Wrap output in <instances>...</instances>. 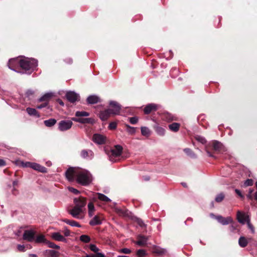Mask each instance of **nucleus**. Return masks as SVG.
Listing matches in <instances>:
<instances>
[{
    "mask_svg": "<svg viewBox=\"0 0 257 257\" xmlns=\"http://www.w3.org/2000/svg\"><path fill=\"white\" fill-rule=\"evenodd\" d=\"M65 176L69 181H76L83 186L88 185L91 181V174L80 168L70 167L66 171Z\"/></svg>",
    "mask_w": 257,
    "mask_h": 257,
    "instance_id": "nucleus-1",
    "label": "nucleus"
},
{
    "mask_svg": "<svg viewBox=\"0 0 257 257\" xmlns=\"http://www.w3.org/2000/svg\"><path fill=\"white\" fill-rule=\"evenodd\" d=\"M18 64L23 69L33 71L37 67L38 62L34 59L25 58L19 60L18 58H14L9 60L8 65L10 69L18 72L15 67Z\"/></svg>",
    "mask_w": 257,
    "mask_h": 257,
    "instance_id": "nucleus-2",
    "label": "nucleus"
},
{
    "mask_svg": "<svg viewBox=\"0 0 257 257\" xmlns=\"http://www.w3.org/2000/svg\"><path fill=\"white\" fill-rule=\"evenodd\" d=\"M122 152V147L120 145H115L114 148L108 153L109 160L112 162H116L117 158L121 155Z\"/></svg>",
    "mask_w": 257,
    "mask_h": 257,
    "instance_id": "nucleus-3",
    "label": "nucleus"
},
{
    "mask_svg": "<svg viewBox=\"0 0 257 257\" xmlns=\"http://www.w3.org/2000/svg\"><path fill=\"white\" fill-rule=\"evenodd\" d=\"M69 212L74 218L81 219L84 218L86 213V209L74 206Z\"/></svg>",
    "mask_w": 257,
    "mask_h": 257,
    "instance_id": "nucleus-4",
    "label": "nucleus"
},
{
    "mask_svg": "<svg viewBox=\"0 0 257 257\" xmlns=\"http://www.w3.org/2000/svg\"><path fill=\"white\" fill-rule=\"evenodd\" d=\"M73 122L71 120H61L58 123V129L61 132L69 130L72 126Z\"/></svg>",
    "mask_w": 257,
    "mask_h": 257,
    "instance_id": "nucleus-5",
    "label": "nucleus"
},
{
    "mask_svg": "<svg viewBox=\"0 0 257 257\" xmlns=\"http://www.w3.org/2000/svg\"><path fill=\"white\" fill-rule=\"evenodd\" d=\"M92 141L97 145L105 144L107 138L106 136L100 134H94L92 137Z\"/></svg>",
    "mask_w": 257,
    "mask_h": 257,
    "instance_id": "nucleus-6",
    "label": "nucleus"
},
{
    "mask_svg": "<svg viewBox=\"0 0 257 257\" xmlns=\"http://www.w3.org/2000/svg\"><path fill=\"white\" fill-rule=\"evenodd\" d=\"M74 203L75 207L80 208L81 209H85V206L86 204V199L83 197H79L74 199Z\"/></svg>",
    "mask_w": 257,
    "mask_h": 257,
    "instance_id": "nucleus-7",
    "label": "nucleus"
},
{
    "mask_svg": "<svg viewBox=\"0 0 257 257\" xmlns=\"http://www.w3.org/2000/svg\"><path fill=\"white\" fill-rule=\"evenodd\" d=\"M66 97L67 100L71 103H74L80 99L79 94L74 91H68L66 94Z\"/></svg>",
    "mask_w": 257,
    "mask_h": 257,
    "instance_id": "nucleus-8",
    "label": "nucleus"
},
{
    "mask_svg": "<svg viewBox=\"0 0 257 257\" xmlns=\"http://www.w3.org/2000/svg\"><path fill=\"white\" fill-rule=\"evenodd\" d=\"M237 219L241 224H245L248 220H250L248 215L244 212L238 211L237 212Z\"/></svg>",
    "mask_w": 257,
    "mask_h": 257,
    "instance_id": "nucleus-9",
    "label": "nucleus"
},
{
    "mask_svg": "<svg viewBox=\"0 0 257 257\" xmlns=\"http://www.w3.org/2000/svg\"><path fill=\"white\" fill-rule=\"evenodd\" d=\"M35 232L33 230H26L23 234V238L30 242L34 241Z\"/></svg>",
    "mask_w": 257,
    "mask_h": 257,
    "instance_id": "nucleus-10",
    "label": "nucleus"
},
{
    "mask_svg": "<svg viewBox=\"0 0 257 257\" xmlns=\"http://www.w3.org/2000/svg\"><path fill=\"white\" fill-rule=\"evenodd\" d=\"M109 105L112 107V108L109 109L112 115H117L119 113L120 106L117 102L114 101H111L109 102Z\"/></svg>",
    "mask_w": 257,
    "mask_h": 257,
    "instance_id": "nucleus-11",
    "label": "nucleus"
},
{
    "mask_svg": "<svg viewBox=\"0 0 257 257\" xmlns=\"http://www.w3.org/2000/svg\"><path fill=\"white\" fill-rule=\"evenodd\" d=\"M216 220L222 225H227L232 222L233 220L230 217H223L221 215L216 216Z\"/></svg>",
    "mask_w": 257,
    "mask_h": 257,
    "instance_id": "nucleus-12",
    "label": "nucleus"
},
{
    "mask_svg": "<svg viewBox=\"0 0 257 257\" xmlns=\"http://www.w3.org/2000/svg\"><path fill=\"white\" fill-rule=\"evenodd\" d=\"M51 237L52 239L56 241L66 242V239L59 232L52 233Z\"/></svg>",
    "mask_w": 257,
    "mask_h": 257,
    "instance_id": "nucleus-13",
    "label": "nucleus"
},
{
    "mask_svg": "<svg viewBox=\"0 0 257 257\" xmlns=\"http://www.w3.org/2000/svg\"><path fill=\"white\" fill-rule=\"evenodd\" d=\"M158 108V105L154 103H150L146 106L144 111L146 114H149L153 111H156Z\"/></svg>",
    "mask_w": 257,
    "mask_h": 257,
    "instance_id": "nucleus-14",
    "label": "nucleus"
},
{
    "mask_svg": "<svg viewBox=\"0 0 257 257\" xmlns=\"http://www.w3.org/2000/svg\"><path fill=\"white\" fill-rule=\"evenodd\" d=\"M102 216L95 215L89 221V224L92 226L100 225L102 223Z\"/></svg>",
    "mask_w": 257,
    "mask_h": 257,
    "instance_id": "nucleus-15",
    "label": "nucleus"
},
{
    "mask_svg": "<svg viewBox=\"0 0 257 257\" xmlns=\"http://www.w3.org/2000/svg\"><path fill=\"white\" fill-rule=\"evenodd\" d=\"M31 168L42 173H45L47 172V169L45 167L36 163H32Z\"/></svg>",
    "mask_w": 257,
    "mask_h": 257,
    "instance_id": "nucleus-16",
    "label": "nucleus"
},
{
    "mask_svg": "<svg viewBox=\"0 0 257 257\" xmlns=\"http://www.w3.org/2000/svg\"><path fill=\"white\" fill-rule=\"evenodd\" d=\"M111 114L110 109H107L99 113V117L102 120H106Z\"/></svg>",
    "mask_w": 257,
    "mask_h": 257,
    "instance_id": "nucleus-17",
    "label": "nucleus"
},
{
    "mask_svg": "<svg viewBox=\"0 0 257 257\" xmlns=\"http://www.w3.org/2000/svg\"><path fill=\"white\" fill-rule=\"evenodd\" d=\"M251 238H246L244 236H241L238 239V244L241 247H245L247 246L248 242L250 241Z\"/></svg>",
    "mask_w": 257,
    "mask_h": 257,
    "instance_id": "nucleus-18",
    "label": "nucleus"
},
{
    "mask_svg": "<svg viewBox=\"0 0 257 257\" xmlns=\"http://www.w3.org/2000/svg\"><path fill=\"white\" fill-rule=\"evenodd\" d=\"M87 102L88 104H95L100 101V98L95 95H89L87 98Z\"/></svg>",
    "mask_w": 257,
    "mask_h": 257,
    "instance_id": "nucleus-19",
    "label": "nucleus"
},
{
    "mask_svg": "<svg viewBox=\"0 0 257 257\" xmlns=\"http://www.w3.org/2000/svg\"><path fill=\"white\" fill-rule=\"evenodd\" d=\"M148 238L145 236L140 235L138 236L136 244L139 246H144L147 244Z\"/></svg>",
    "mask_w": 257,
    "mask_h": 257,
    "instance_id": "nucleus-20",
    "label": "nucleus"
},
{
    "mask_svg": "<svg viewBox=\"0 0 257 257\" xmlns=\"http://www.w3.org/2000/svg\"><path fill=\"white\" fill-rule=\"evenodd\" d=\"M53 94L52 92H48L45 93L44 95H43L41 97H40L38 101L39 102L44 101V102H47L48 103V102L50 98L53 96Z\"/></svg>",
    "mask_w": 257,
    "mask_h": 257,
    "instance_id": "nucleus-21",
    "label": "nucleus"
},
{
    "mask_svg": "<svg viewBox=\"0 0 257 257\" xmlns=\"http://www.w3.org/2000/svg\"><path fill=\"white\" fill-rule=\"evenodd\" d=\"M81 156L84 159L92 158L93 157V152L91 150H83L81 152Z\"/></svg>",
    "mask_w": 257,
    "mask_h": 257,
    "instance_id": "nucleus-22",
    "label": "nucleus"
},
{
    "mask_svg": "<svg viewBox=\"0 0 257 257\" xmlns=\"http://www.w3.org/2000/svg\"><path fill=\"white\" fill-rule=\"evenodd\" d=\"M88 213L89 217H92L94 214L95 207L92 202H89L88 204Z\"/></svg>",
    "mask_w": 257,
    "mask_h": 257,
    "instance_id": "nucleus-23",
    "label": "nucleus"
},
{
    "mask_svg": "<svg viewBox=\"0 0 257 257\" xmlns=\"http://www.w3.org/2000/svg\"><path fill=\"white\" fill-rule=\"evenodd\" d=\"M96 195L97 196V198L101 201L106 203L111 201V200L108 197L103 194L97 193H96Z\"/></svg>",
    "mask_w": 257,
    "mask_h": 257,
    "instance_id": "nucleus-24",
    "label": "nucleus"
},
{
    "mask_svg": "<svg viewBox=\"0 0 257 257\" xmlns=\"http://www.w3.org/2000/svg\"><path fill=\"white\" fill-rule=\"evenodd\" d=\"M164 119L166 121H171L176 120V117L170 113L166 112L164 114Z\"/></svg>",
    "mask_w": 257,
    "mask_h": 257,
    "instance_id": "nucleus-25",
    "label": "nucleus"
},
{
    "mask_svg": "<svg viewBox=\"0 0 257 257\" xmlns=\"http://www.w3.org/2000/svg\"><path fill=\"white\" fill-rule=\"evenodd\" d=\"M180 124L177 122H174L169 125V129L174 132H177L179 131Z\"/></svg>",
    "mask_w": 257,
    "mask_h": 257,
    "instance_id": "nucleus-26",
    "label": "nucleus"
},
{
    "mask_svg": "<svg viewBox=\"0 0 257 257\" xmlns=\"http://www.w3.org/2000/svg\"><path fill=\"white\" fill-rule=\"evenodd\" d=\"M26 111H27V113L30 115L36 116L37 117L40 116L38 112L35 108L28 107L26 109Z\"/></svg>",
    "mask_w": 257,
    "mask_h": 257,
    "instance_id": "nucleus-27",
    "label": "nucleus"
},
{
    "mask_svg": "<svg viewBox=\"0 0 257 257\" xmlns=\"http://www.w3.org/2000/svg\"><path fill=\"white\" fill-rule=\"evenodd\" d=\"M36 243H45L47 241V239L45 238L44 235L41 234L37 236L36 238L35 237V239L34 240Z\"/></svg>",
    "mask_w": 257,
    "mask_h": 257,
    "instance_id": "nucleus-28",
    "label": "nucleus"
},
{
    "mask_svg": "<svg viewBox=\"0 0 257 257\" xmlns=\"http://www.w3.org/2000/svg\"><path fill=\"white\" fill-rule=\"evenodd\" d=\"M64 222H65L67 224H69L72 226H76L80 227H81V225L76 221L74 220H71L67 219H65L63 220Z\"/></svg>",
    "mask_w": 257,
    "mask_h": 257,
    "instance_id": "nucleus-29",
    "label": "nucleus"
},
{
    "mask_svg": "<svg viewBox=\"0 0 257 257\" xmlns=\"http://www.w3.org/2000/svg\"><path fill=\"white\" fill-rule=\"evenodd\" d=\"M90 119L89 118H81L73 117L72 118V120H73L74 121H76V122L82 123H89L90 122Z\"/></svg>",
    "mask_w": 257,
    "mask_h": 257,
    "instance_id": "nucleus-30",
    "label": "nucleus"
},
{
    "mask_svg": "<svg viewBox=\"0 0 257 257\" xmlns=\"http://www.w3.org/2000/svg\"><path fill=\"white\" fill-rule=\"evenodd\" d=\"M255 185H256V191L254 193V195L252 194L253 191V190L249 189V192H248V195H247V197L248 198H249L250 199H252L253 198H254L255 200H257V182L256 183Z\"/></svg>",
    "mask_w": 257,
    "mask_h": 257,
    "instance_id": "nucleus-31",
    "label": "nucleus"
},
{
    "mask_svg": "<svg viewBox=\"0 0 257 257\" xmlns=\"http://www.w3.org/2000/svg\"><path fill=\"white\" fill-rule=\"evenodd\" d=\"M44 124L48 127L53 126L56 123V120L54 118H51L44 121Z\"/></svg>",
    "mask_w": 257,
    "mask_h": 257,
    "instance_id": "nucleus-32",
    "label": "nucleus"
},
{
    "mask_svg": "<svg viewBox=\"0 0 257 257\" xmlns=\"http://www.w3.org/2000/svg\"><path fill=\"white\" fill-rule=\"evenodd\" d=\"M142 135L144 136L148 137L150 136L151 132L149 128L146 126H142L141 128Z\"/></svg>",
    "mask_w": 257,
    "mask_h": 257,
    "instance_id": "nucleus-33",
    "label": "nucleus"
},
{
    "mask_svg": "<svg viewBox=\"0 0 257 257\" xmlns=\"http://www.w3.org/2000/svg\"><path fill=\"white\" fill-rule=\"evenodd\" d=\"M155 131L157 132V133L160 136H163L165 134V130L161 126H156L155 127Z\"/></svg>",
    "mask_w": 257,
    "mask_h": 257,
    "instance_id": "nucleus-34",
    "label": "nucleus"
},
{
    "mask_svg": "<svg viewBox=\"0 0 257 257\" xmlns=\"http://www.w3.org/2000/svg\"><path fill=\"white\" fill-rule=\"evenodd\" d=\"M46 253L48 255L51 257H58L59 256V253L57 251H55L54 250H47Z\"/></svg>",
    "mask_w": 257,
    "mask_h": 257,
    "instance_id": "nucleus-35",
    "label": "nucleus"
},
{
    "mask_svg": "<svg viewBox=\"0 0 257 257\" xmlns=\"http://www.w3.org/2000/svg\"><path fill=\"white\" fill-rule=\"evenodd\" d=\"M75 115L77 117L88 116L89 115V113L84 111H77L75 113Z\"/></svg>",
    "mask_w": 257,
    "mask_h": 257,
    "instance_id": "nucleus-36",
    "label": "nucleus"
},
{
    "mask_svg": "<svg viewBox=\"0 0 257 257\" xmlns=\"http://www.w3.org/2000/svg\"><path fill=\"white\" fill-rule=\"evenodd\" d=\"M45 244H47L49 247L55 249H60L59 246L55 244L54 243L49 240H47Z\"/></svg>",
    "mask_w": 257,
    "mask_h": 257,
    "instance_id": "nucleus-37",
    "label": "nucleus"
},
{
    "mask_svg": "<svg viewBox=\"0 0 257 257\" xmlns=\"http://www.w3.org/2000/svg\"><path fill=\"white\" fill-rule=\"evenodd\" d=\"M80 240L82 242L87 243L90 241V238L87 235H82L80 237Z\"/></svg>",
    "mask_w": 257,
    "mask_h": 257,
    "instance_id": "nucleus-38",
    "label": "nucleus"
},
{
    "mask_svg": "<svg viewBox=\"0 0 257 257\" xmlns=\"http://www.w3.org/2000/svg\"><path fill=\"white\" fill-rule=\"evenodd\" d=\"M224 198V194L222 193H220L216 196V197L215 198V200L217 202H220L223 200Z\"/></svg>",
    "mask_w": 257,
    "mask_h": 257,
    "instance_id": "nucleus-39",
    "label": "nucleus"
},
{
    "mask_svg": "<svg viewBox=\"0 0 257 257\" xmlns=\"http://www.w3.org/2000/svg\"><path fill=\"white\" fill-rule=\"evenodd\" d=\"M222 146V145L218 142L215 141L213 143V149L216 151H219L220 149L221 148Z\"/></svg>",
    "mask_w": 257,
    "mask_h": 257,
    "instance_id": "nucleus-40",
    "label": "nucleus"
},
{
    "mask_svg": "<svg viewBox=\"0 0 257 257\" xmlns=\"http://www.w3.org/2000/svg\"><path fill=\"white\" fill-rule=\"evenodd\" d=\"M154 252L158 254H163L166 252V250L164 248L157 247L155 249Z\"/></svg>",
    "mask_w": 257,
    "mask_h": 257,
    "instance_id": "nucleus-41",
    "label": "nucleus"
},
{
    "mask_svg": "<svg viewBox=\"0 0 257 257\" xmlns=\"http://www.w3.org/2000/svg\"><path fill=\"white\" fill-rule=\"evenodd\" d=\"M196 140L198 141L199 142L201 143L202 144H204L206 143V140L205 139V138L200 136H197L195 137Z\"/></svg>",
    "mask_w": 257,
    "mask_h": 257,
    "instance_id": "nucleus-42",
    "label": "nucleus"
},
{
    "mask_svg": "<svg viewBox=\"0 0 257 257\" xmlns=\"http://www.w3.org/2000/svg\"><path fill=\"white\" fill-rule=\"evenodd\" d=\"M184 152L188 155L194 157L195 154L192 152L191 149L189 148H185L184 149Z\"/></svg>",
    "mask_w": 257,
    "mask_h": 257,
    "instance_id": "nucleus-43",
    "label": "nucleus"
},
{
    "mask_svg": "<svg viewBox=\"0 0 257 257\" xmlns=\"http://www.w3.org/2000/svg\"><path fill=\"white\" fill-rule=\"evenodd\" d=\"M89 248L91 251L94 252H96V253H97V252L99 251V248L95 244H90Z\"/></svg>",
    "mask_w": 257,
    "mask_h": 257,
    "instance_id": "nucleus-44",
    "label": "nucleus"
},
{
    "mask_svg": "<svg viewBox=\"0 0 257 257\" xmlns=\"http://www.w3.org/2000/svg\"><path fill=\"white\" fill-rule=\"evenodd\" d=\"M119 252L120 253H124V254H129L131 252V249L127 248H123L119 250Z\"/></svg>",
    "mask_w": 257,
    "mask_h": 257,
    "instance_id": "nucleus-45",
    "label": "nucleus"
},
{
    "mask_svg": "<svg viewBox=\"0 0 257 257\" xmlns=\"http://www.w3.org/2000/svg\"><path fill=\"white\" fill-rule=\"evenodd\" d=\"M68 189L70 192L73 193L74 194L77 195V194H79V193H80L79 191H78L76 189H75L73 187H68Z\"/></svg>",
    "mask_w": 257,
    "mask_h": 257,
    "instance_id": "nucleus-46",
    "label": "nucleus"
},
{
    "mask_svg": "<svg viewBox=\"0 0 257 257\" xmlns=\"http://www.w3.org/2000/svg\"><path fill=\"white\" fill-rule=\"evenodd\" d=\"M32 162H22L21 163V164L24 167L31 168V165H32Z\"/></svg>",
    "mask_w": 257,
    "mask_h": 257,
    "instance_id": "nucleus-47",
    "label": "nucleus"
},
{
    "mask_svg": "<svg viewBox=\"0 0 257 257\" xmlns=\"http://www.w3.org/2000/svg\"><path fill=\"white\" fill-rule=\"evenodd\" d=\"M137 254L139 256H142L146 254V251L144 249H139L137 252Z\"/></svg>",
    "mask_w": 257,
    "mask_h": 257,
    "instance_id": "nucleus-48",
    "label": "nucleus"
},
{
    "mask_svg": "<svg viewBox=\"0 0 257 257\" xmlns=\"http://www.w3.org/2000/svg\"><path fill=\"white\" fill-rule=\"evenodd\" d=\"M253 180L252 179H247L244 183V186H249L253 184Z\"/></svg>",
    "mask_w": 257,
    "mask_h": 257,
    "instance_id": "nucleus-49",
    "label": "nucleus"
},
{
    "mask_svg": "<svg viewBox=\"0 0 257 257\" xmlns=\"http://www.w3.org/2000/svg\"><path fill=\"white\" fill-rule=\"evenodd\" d=\"M116 126L117 124L115 122H111L109 123L108 128L110 130H114L115 128H116Z\"/></svg>",
    "mask_w": 257,
    "mask_h": 257,
    "instance_id": "nucleus-50",
    "label": "nucleus"
},
{
    "mask_svg": "<svg viewBox=\"0 0 257 257\" xmlns=\"http://www.w3.org/2000/svg\"><path fill=\"white\" fill-rule=\"evenodd\" d=\"M138 121V118L137 117H132L130 118V122L133 124H135L137 123Z\"/></svg>",
    "mask_w": 257,
    "mask_h": 257,
    "instance_id": "nucleus-51",
    "label": "nucleus"
},
{
    "mask_svg": "<svg viewBox=\"0 0 257 257\" xmlns=\"http://www.w3.org/2000/svg\"><path fill=\"white\" fill-rule=\"evenodd\" d=\"M26 246L24 245L19 244L17 246L18 250L20 251H26Z\"/></svg>",
    "mask_w": 257,
    "mask_h": 257,
    "instance_id": "nucleus-52",
    "label": "nucleus"
},
{
    "mask_svg": "<svg viewBox=\"0 0 257 257\" xmlns=\"http://www.w3.org/2000/svg\"><path fill=\"white\" fill-rule=\"evenodd\" d=\"M127 127V131L130 133L134 134L135 133L136 130L135 128L134 127H132L129 125H126Z\"/></svg>",
    "mask_w": 257,
    "mask_h": 257,
    "instance_id": "nucleus-53",
    "label": "nucleus"
},
{
    "mask_svg": "<svg viewBox=\"0 0 257 257\" xmlns=\"http://www.w3.org/2000/svg\"><path fill=\"white\" fill-rule=\"evenodd\" d=\"M26 94L27 97H30L34 94V91L32 90H28Z\"/></svg>",
    "mask_w": 257,
    "mask_h": 257,
    "instance_id": "nucleus-54",
    "label": "nucleus"
},
{
    "mask_svg": "<svg viewBox=\"0 0 257 257\" xmlns=\"http://www.w3.org/2000/svg\"><path fill=\"white\" fill-rule=\"evenodd\" d=\"M138 224L141 227H144L146 226L143 221L140 219H137Z\"/></svg>",
    "mask_w": 257,
    "mask_h": 257,
    "instance_id": "nucleus-55",
    "label": "nucleus"
},
{
    "mask_svg": "<svg viewBox=\"0 0 257 257\" xmlns=\"http://www.w3.org/2000/svg\"><path fill=\"white\" fill-rule=\"evenodd\" d=\"M48 104L47 102H44L43 104L41 105H37V108L38 109H41L43 107H46L48 105Z\"/></svg>",
    "mask_w": 257,
    "mask_h": 257,
    "instance_id": "nucleus-56",
    "label": "nucleus"
},
{
    "mask_svg": "<svg viewBox=\"0 0 257 257\" xmlns=\"http://www.w3.org/2000/svg\"><path fill=\"white\" fill-rule=\"evenodd\" d=\"M246 223H247L248 228L251 230L252 232H254L253 227L251 224V223L250 222V220H248V221H247Z\"/></svg>",
    "mask_w": 257,
    "mask_h": 257,
    "instance_id": "nucleus-57",
    "label": "nucleus"
},
{
    "mask_svg": "<svg viewBox=\"0 0 257 257\" xmlns=\"http://www.w3.org/2000/svg\"><path fill=\"white\" fill-rule=\"evenodd\" d=\"M6 165V162L4 160L0 159V167L4 166Z\"/></svg>",
    "mask_w": 257,
    "mask_h": 257,
    "instance_id": "nucleus-58",
    "label": "nucleus"
},
{
    "mask_svg": "<svg viewBox=\"0 0 257 257\" xmlns=\"http://www.w3.org/2000/svg\"><path fill=\"white\" fill-rule=\"evenodd\" d=\"M235 191L236 193L238 195H239V196L240 197H243V196H242V194H241V192H240L239 190H238V189H235Z\"/></svg>",
    "mask_w": 257,
    "mask_h": 257,
    "instance_id": "nucleus-59",
    "label": "nucleus"
},
{
    "mask_svg": "<svg viewBox=\"0 0 257 257\" xmlns=\"http://www.w3.org/2000/svg\"><path fill=\"white\" fill-rule=\"evenodd\" d=\"M95 257H105V256L102 253H97L95 254Z\"/></svg>",
    "mask_w": 257,
    "mask_h": 257,
    "instance_id": "nucleus-60",
    "label": "nucleus"
},
{
    "mask_svg": "<svg viewBox=\"0 0 257 257\" xmlns=\"http://www.w3.org/2000/svg\"><path fill=\"white\" fill-rule=\"evenodd\" d=\"M117 212H118V213H119V214L125 215L127 214L126 212H125V211H124L121 209H118Z\"/></svg>",
    "mask_w": 257,
    "mask_h": 257,
    "instance_id": "nucleus-61",
    "label": "nucleus"
},
{
    "mask_svg": "<svg viewBox=\"0 0 257 257\" xmlns=\"http://www.w3.org/2000/svg\"><path fill=\"white\" fill-rule=\"evenodd\" d=\"M66 63L71 64L72 63V59L71 58H67L65 60Z\"/></svg>",
    "mask_w": 257,
    "mask_h": 257,
    "instance_id": "nucleus-62",
    "label": "nucleus"
},
{
    "mask_svg": "<svg viewBox=\"0 0 257 257\" xmlns=\"http://www.w3.org/2000/svg\"><path fill=\"white\" fill-rule=\"evenodd\" d=\"M64 234L65 236H68L70 235V231L68 230H65Z\"/></svg>",
    "mask_w": 257,
    "mask_h": 257,
    "instance_id": "nucleus-63",
    "label": "nucleus"
},
{
    "mask_svg": "<svg viewBox=\"0 0 257 257\" xmlns=\"http://www.w3.org/2000/svg\"><path fill=\"white\" fill-rule=\"evenodd\" d=\"M21 234V230L19 229L17 232H15V234L17 236H20Z\"/></svg>",
    "mask_w": 257,
    "mask_h": 257,
    "instance_id": "nucleus-64",
    "label": "nucleus"
}]
</instances>
